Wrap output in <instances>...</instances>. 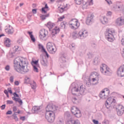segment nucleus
<instances>
[{
	"mask_svg": "<svg viewBox=\"0 0 124 124\" xmlns=\"http://www.w3.org/2000/svg\"><path fill=\"white\" fill-rule=\"evenodd\" d=\"M88 81H89L86 82V86L90 87V86H91V78H89Z\"/></svg>",
	"mask_w": 124,
	"mask_h": 124,
	"instance_id": "79ce46f5",
	"label": "nucleus"
},
{
	"mask_svg": "<svg viewBox=\"0 0 124 124\" xmlns=\"http://www.w3.org/2000/svg\"><path fill=\"white\" fill-rule=\"evenodd\" d=\"M121 44L124 46V36L122 37L121 40Z\"/></svg>",
	"mask_w": 124,
	"mask_h": 124,
	"instance_id": "e2e57ef3",
	"label": "nucleus"
},
{
	"mask_svg": "<svg viewBox=\"0 0 124 124\" xmlns=\"http://www.w3.org/2000/svg\"><path fill=\"white\" fill-rule=\"evenodd\" d=\"M48 8H49V7H48V5L47 4H46L45 5V7L42 8V13H44V14H46V13H47V11L45 10V9H48Z\"/></svg>",
	"mask_w": 124,
	"mask_h": 124,
	"instance_id": "cd10ccee",
	"label": "nucleus"
},
{
	"mask_svg": "<svg viewBox=\"0 0 124 124\" xmlns=\"http://www.w3.org/2000/svg\"><path fill=\"white\" fill-rule=\"evenodd\" d=\"M63 19H64V16H61L60 18H58V21L59 22H62Z\"/></svg>",
	"mask_w": 124,
	"mask_h": 124,
	"instance_id": "8fccbe9b",
	"label": "nucleus"
},
{
	"mask_svg": "<svg viewBox=\"0 0 124 124\" xmlns=\"http://www.w3.org/2000/svg\"><path fill=\"white\" fill-rule=\"evenodd\" d=\"M69 27L72 29V30H75V22L74 23L69 24Z\"/></svg>",
	"mask_w": 124,
	"mask_h": 124,
	"instance_id": "4c0bfd02",
	"label": "nucleus"
},
{
	"mask_svg": "<svg viewBox=\"0 0 124 124\" xmlns=\"http://www.w3.org/2000/svg\"><path fill=\"white\" fill-rule=\"evenodd\" d=\"M103 92H105L106 94H108V97L109 96L110 93V91L108 88H105L104 90H102Z\"/></svg>",
	"mask_w": 124,
	"mask_h": 124,
	"instance_id": "72a5a7b5",
	"label": "nucleus"
},
{
	"mask_svg": "<svg viewBox=\"0 0 124 124\" xmlns=\"http://www.w3.org/2000/svg\"><path fill=\"white\" fill-rule=\"evenodd\" d=\"M46 27L48 28L49 30H51V29L55 27V23H52L51 21H49L47 23Z\"/></svg>",
	"mask_w": 124,
	"mask_h": 124,
	"instance_id": "393cba45",
	"label": "nucleus"
},
{
	"mask_svg": "<svg viewBox=\"0 0 124 124\" xmlns=\"http://www.w3.org/2000/svg\"><path fill=\"white\" fill-rule=\"evenodd\" d=\"M89 59H91V58L93 57V54L91 53L90 52H89L87 54Z\"/></svg>",
	"mask_w": 124,
	"mask_h": 124,
	"instance_id": "49530a36",
	"label": "nucleus"
},
{
	"mask_svg": "<svg viewBox=\"0 0 124 124\" xmlns=\"http://www.w3.org/2000/svg\"><path fill=\"white\" fill-rule=\"evenodd\" d=\"M98 74L96 72H93L90 75V78H92L93 82H95V81H98Z\"/></svg>",
	"mask_w": 124,
	"mask_h": 124,
	"instance_id": "2eb2a0df",
	"label": "nucleus"
},
{
	"mask_svg": "<svg viewBox=\"0 0 124 124\" xmlns=\"http://www.w3.org/2000/svg\"><path fill=\"white\" fill-rule=\"evenodd\" d=\"M13 94L14 97H12L13 100H14V101H16V102H18L20 105H22L23 104V101L22 99H21V98H16L19 97V94H17V93L16 92H15Z\"/></svg>",
	"mask_w": 124,
	"mask_h": 124,
	"instance_id": "f8f14e48",
	"label": "nucleus"
},
{
	"mask_svg": "<svg viewBox=\"0 0 124 124\" xmlns=\"http://www.w3.org/2000/svg\"><path fill=\"white\" fill-rule=\"evenodd\" d=\"M71 88H72L71 93L72 94L75 95L76 94L75 93H78V92H79V96H80V95L82 96L83 94H84V93H85V90H86L84 85H78V84H75L74 83H73L71 85Z\"/></svg>",
	"mask_w": 124,
	"mask_h": 124,
	"instance_id": "f03ea898",
	"label": "nucleus"
},
{
	"mask_svg": "<svg viewBox=\"0 0 124 124\" xmlns=\"http://www.w3.org/2000/svg\"><path fill=\"white\" fill-rule=\"evenodd\" d=\"M60 28H58L57 27H55V28L52 30L51 32V35L52 37H53V38H55L56 37V35L58 34L59 32H60Z\"/></svg>",
	"mask_w": 124,
	"mask_h": 124,
	"instance_id": "f3484780",
	"label": "nucleus"
},
{
	"mask_svg": "<svg viewBox=\"0 0 124 124\" xmlns=\"http://www.w3.org/2000/svg\"><path fill=\"white\" fill-rule=\"evenodd\" d=\"M103 19V20L101 21V23H102L104 25H105V24H107V23H108V18H107L106 16H104Z\"/></svg>",
	"mask_w": 124,
	"mask_h": 124,
	"instance_id": "c756f323",
	"label": "nucleus"
},
{
	"mask_svg": "<svg viewBox=\"0 0 124 124\" xmlns=\"http://www.w3.org/2000/svg\"><path fill=\"white\" fill-rule=\"evenodd\" d=\"M4 45L6 47H10L11 45V40L6 38L4 41Z\"/></svg>",
	"mask_w": 124,
	"mask_h": 124,
	"instance_id": "4be33fe9",
	"label": "nucleus"
},
{
	"mask_svg": "<svg viewBox=\"0 0 124 124\" xmlns=\"http://www.w3.org/2000/svg\"><path fill=\"white\" fill-rule=\"evenodd\" d=\"M40 110V107H37V106H34L32 108V113L33 114H37L38 112H39V110Z\"/></svg>",
	"mask_w": 124,
	"mask_h": 124,
	"instance_id": "412c9836",
	"label": "nucleus"
},
{
	"mask_svg": "<svg viewBox=\"0 0 124 124\" xmlns=\"http://www.w3.org/2000/svg\"><path fill=\"white\" fill-rule=\"evenodd\" d=\"M46 48L47 51L50 53V54H55L57 50H55V46H54V43L48 42L46 44Z\"/></svg>",
	"mask_w": 124,
	"mask_h": 124,
	"instance_id": "1a4fd4ad",
	"label": "nucleus"
},
{
	"mask_svg": "<svg viewBox=\"0 0 124 124\" xmlns=\"http://www.w3.org/2000/svg\"><path fill=\"white\" fill-rule=\"evenodd\" d=\"M45 117L48 123L52 124V123H54L55 121V113L46 112Z\"/></svg>",
	"mask_w": 124,
	"mask_h": 124,
	"instance_id": "423d86ee",
	"label": "nucleus"
},
{
	"mask_svg": "<svg viewBox=\"0 0 124 124\" xmlns=\"http://www.w3.org/2000/svg\"><path fill=\"white\" fill-rule=\"evenodd\" d=\"M31 89H33V90H35L36 89V84L34 81H33L32 84H31Z\"/></svg>",
	"mask_w": 124,
	"mask_h": 124,
	"instance_id": "f704fd0d",
	"label": "nucleus"
},
{
	"mask_svg": "<svg viewBox=\"0 0 124 124\" xmlns=\"http://www.w3.org/2000/svg\"><path fill=\"white\" fill-rule=\"evenodd\" d=\"M99 97L100 98L105 99L108 98V94L105 93V92L102 91L99 93Z\"/></svg>",
	"mask_w": 124,
	"mask_h": 124,
	"instance_id": "6ab92c4d",
	"label": "nucleus"
},
{
	"mask_svg": "<svg viewBox=\"0 0 124 124\" xmlns=\"http://www.w3.org/2000/svg\"><path fill=\"white\" fill-rule=\"evenodd\" d=\"M40 18L42 19V20H45V19H46V16H45V15H42L40 16Z\"/></svg>",
	"mask_w": 124,
	"mask_h": 124,
	"instance_id": "3c124183",
	"label": "nucleus"
},
{
	"mask_svg": "<svg viewBox=\"0 0 124 124\" xmlns=\"http://www.w3.org/2000/svg\"><path fill=\"white\" fill-rule=\"evenodd\" d=\"M19 84H20V83H19L18 81L16 80V81H15V86H19Z\"/></svg>",
	"mask_w": 124,
	"mask_h": 124,
	"instance_id": "338daca9",
	"label": "nucleus"
},
{
	"mask_svg": "<svg viewBox=\"0 0 124 124\" xmlns=\"http://www.w3.org/2000/svg\"><path fill=\"white\" fill-rule=\"evenodd\" d=\"M72 101L73 102L74 104H77V102H78V99H77L76 97H73L72 99Z\"/></svg>",
	"mask_w": 124,
	"mask_h": 124,
	"instance_id": "e433bc0d",
	"label": "nucleus"
},
{
	"mask_svg": "<svg viewBox=\"0 0 124 124\" xmlns=\"http://www.w3.org/2000/svg\"><path fill=\"white\" fill-rule=\"evenodd\" d=\"M20 120H21V121H25L26 120V117L25 116L21 117Z\"/></svg>",
	"mask_w": 124,
	"mask_h": 124,
	"instance_id": "774afa93",
	"label": "nucleus"
},
{
	"mask_svg": "<svg viewBox=\"0 0 124 124\" xmlns=\"http://www.w3.org/2000/svg\"><path fill=\"white\" fill-rule=\"evenodd\" d=\"M13 117H14V120H15L16 122H18V117H17V114L14 113L13 115Z\"/></svg>",
	"mask_w": 124,
	"mask_h": 124,
	"instance_id": "a19ab883",
	"label": "nucleus"
},
{
	"mask_svg": "<svg viewBox=\"0 0 124 124\" xmlns=\"http://www.w3.org/2000/svg\"><path fill=\"white\" fill-rule=\"evenodd\" d=\"M115 24L117 25V26H119V27L124 26V19L122 17L117 18L115 21Z\"/></svg>",
	"mask_w": 124,
	"mask_h": 124,
	"instance_id": "4468645a",
	"label": "nucleus"
},
{
	"mask_svg": "<svg viewBox=\"0 0 124 124\" xmlns=\"http://www.w3.org/2000/svg\"><path fill=\"white\" fill-rule=\"evenodd\" d=\"M66 124H79V123L75 121V120H70L68 121Z\"/></svg>",
	"mask_w": 124,
	"mask_h": 124,
	"instance_id": "7c9ffc66",
	"label": "nucleus"
},
{
	"mask_svg": "<svg viewBox=\"0 0 124 124\" xmlns=\"http://www.w3.org/2000/svg\"><path fill=\"white\" fill-rule=\"evenodd\" d=\"M12 111L8 110L6 113V115H12Z\"/></svg>",
	"mask_w": 124,
	"mask_h": 124,
	"instance_id": "6e6d98bb",
	"label": "nucleus"
},
{
	"mask_svg": "<svg viewBox=\"0 0 124 124\" xmlns=\"http://www.w3.org/2000/svg\"><path fill=\"white\" fill-rule=\"evenodd\" d=\"M65 115L66 116V117H67L68 118H70V112L68 111L65 112Z\"/></svg>",
	"mask_w": 124,
	"mask_h": 124,
	"instance_id": "37998d69",
	"label": "nucleus"
},
{
	"mask_svg": "<svg viewBox=\"0 0 124 124\" xmlns=\"http://www.w3.org/2000/svg\"><path fill=\"white\" fill-rule=\"evenodd\" d=\"M38 67H39V66H35V65L33 66V71H34V72H38Z\"/></svg>",
	"mask_w": 124,
	"mask_h": 124,
	"instance_id": "58836bf2",
	"label": "nucleus"
},
{
	"mask_svg": "<svg viewBox=\"0 0 124 124\" xmlns=\"http://www.w3.org/2000/svg\"><path fill=\"white\" fill-rule=\"evenodd\" d=\"M14 64L15 70L19 73L25 74L30 71L25 59L22 57H16L14 61Z\"/></svg>",
	"mask_w": 124,
	"mask_h": 124,
	"instance_id": "f257e3e1",
	"label": "nucleus"
},
{
	"mask_svg": "<svg viewBox=\"0 0 124 124\" xmlns=\"http://www.w3.org/2000/svg\"><path fill=\"white\" fill-rule=\"evenodd\" d=\"M107 16H112V12L109 11L107 13Z\"/></svg>",
	"mask_w": 124,
	"mask_h": 124,
	"instance_id": "0e129e2a",
	"label": "nucleus"
},
{
	"mask_svg": "<svg viewBox=\"0 0 124 124\" xmlns=\"http://www.w3.org/2000/svg\"><path fill=\"white\" fill-rule=\"evenodd\" d=\"M117 114L118 116H123L124 113V107L122 105H119L117 108H116Z\"/></svg>",
	"mask_w": 124,
	"mask_h": 124,
	"instance_id": "9b49d317",
	"label": "nucleus"
},
{
	"mask_svg": "<svg viewBox=\"0 0 124 124\" xmlns=\"http://www.w3.org/2000/svg\"><path fill=\"white\" fill-rule=\"evenodd\" d=\"M28 34H29L31 41H32V42H34L35 41V38H34V36H33V35L32 34V32L28 31Z\"/></svg>",
	"mask_w": 124,
	"mask_h": 124,
	"instance_id": "bb28decb",
	"label": "nucleus"
},
{
	"mask_svg": "<svg viewBox=\"0 0 124 124\" xmlns=\"http://www.w3.org/2000/svg\"><path fill=\"white\" fill-rule=\"evenodd\" d=\"M5 106H6V105L5 104L4 105H2L0 107V108H1V110H4V109H5Z\"/></svg>",
	"mask_w": 124,
	"mask_h": 124,
	"instance_id": "69168bd1",
	"label": "nucleus"
},
{
	"mask_svg": "<svg viewBox=\"0 0 124 124\" xmlns=\"http://www.w3.org/2000/svg\"><path fill=\"white\" fill-rule=\"evenodd\" d=\"M10 81L11 83H13V82H14V76L10 77Z\"/></svg>",
	"mask_w": 124,
	"mask_h": 124,
	"instance_id": "a18cd8bd",
	"label": "nucleus"
},
{
	"mask_svg": "<svg viewBox=\"0 0 124 124\" xmlns=\"http://www.w3.org/2000/svg\"><path fill=\"white\" fill-rule=\"evenodd\" d=\"M100 71L103 75H106L107 76L112 75L111 70L105 64H103V67L100 68Z\"/></svg>",
	"mask_w": 124,
	"mask_h": 124,
	"instance_id": "39448f33",
	"label": "nucleus"
},
{
	"mask_svg": "<svg viewBox=\"0 0 124 124\" xmlns=\"http://www.w3.org/2000/svg\"><path fill=\"white\" fill-rule=\"evenodd\" d=\"M93 14L89 15L86 19V23L87 25H90L91 23L93 21Z\"/></svg>",
	"mask_w": 124,
	"mask_h": 124,
	"instance_id": "dca6fc26",
	"label": "nucleus"
},
{
	"mask_svg": "<svg viewBox=\"0 0 124 124\" xmlns=\"http://www.w3.org/2000/svg\"><path fill=\"white\" fill-rule=\"evenodd\" d=\"M44 47V46L42 45H41V44H39L38 45V48H39V49H42Z\"/></svg>",
	"mask_w": 124,
	"mask_h": 124,
	"instance_id": "13d9d810",
	"label": "nucleus"
},
{
	"mask_svg": "<svg viewBox=\"0 0 124 124\" xmlns=\"http://www.w3.org/2000/svg\"><path fill=\"white\" fill-rule=\"evenodd\" d=\"M37 11V10L36 9H33L32 10V12H33V14H36Z\"/></svg>",
	"mask_w": 124,
	"mask_h": 124,
	"instance_id": "052dcab7",
	"label": "nucleus"
},
{
	"mask_svg": "<svg viewBox=\"0 0 124 124\" xmlns=\"http://www.w3.org/2000/svg\"><path fill=\"white\" fill-rule=\"evenodd\" d=\"M8 93H10L11 94H12L13 92H12V90H11V88H8Z\"/></svg>",
	"mask_w": 124,
	"mask_h": 124,
	"instance_id": "603ef678",
	"label": "nucleus"
},
{
	"mask_svg": "<svg viewBox=\"0 0 124 124\" xmlns=\"http://www.w3.org/2000/svg\"><path fill=\"white\" fill-rule=\"evenodd\" d=\"M5 70H7V71H9V70L10 69V67L9 66V65H7L6 66V67H5Z\"/></svg>",
	"mask_w": 124,
	"mask_h": 124,
	"instance_id": "5fc2aeb1",
	"label": "nucleus"
},
{
	"mask_svg": "<svg viewBox=\"0 0 124 124\" xmlns=\"http://www.w3.org/2000/svg\"><path fill=\"white\" fill-rule=\"evenodd\" d=\"M71 21H74L75 27L76 28H75V30L78 29V27L80 26V23H79V22L78 21V20L76 19H73L71 20Z\"/></svg>",
	"mask_w": 124,
	"mask_h": 124,
	"instance_id": "b1692460",
	"label": "nucleus"
},
{
	"mask_svg": "<svg viewBox=\"0 0 124 124\" xmlns=\"http://www.w3.org/2000/svg\"><path fill=\"white\" fill-rule=\"evenodd\" d=\"M66 25V22H62L61 23V27L62 29H65V26Z\"/></svg>",
	"mask_w": 124,
	"mask_h": 124,
	"instance_id": "c9c22d12",
	"label": "nucleus"
},
{
	"mask_svg": "<svg viewBox=\"0 0 124 124\" xmlns=\"http://www.w3.org/2000/svg\"><path fill=\"white\" fill-rule=\"evenodd\" d=\"M71 111L73 115H74L76 118H81L82 116V114H81V111H80V110H79L77 107H72Z\"/></svg>",
	"mask_w": 124,
	"mask_h": 124,
	"instance_id": "6e6552de",
	"label": "nucleus"
},
{
	"mask_svg": "<svg viewBox=\"0 0 124 124\" xmlns=\"http://www.w3.org/2000/svg\"><path fill=\"white\" fill-rule=\"evenodd\" d=\"M113 33H115V30L110 29H107L105 32V36L109 42L114 41Z\"/></svg>",
	"mask_w": 124,
	"mask_h": 124,
	"instance_id": "7ed1b4c3",
	"label": "nucleus"
},
{
	"mask_svg": "<svg viewBox=\"0 0 124 124\" xmlns=\"http://www.w3.org/2000/svg\"><path fill=\"white\" fill-rule=\"evenodd\" d=\"M41 63L44 66H47V59H46V58H42L41 59Z\"/></svg>",
	"mask_w": 124,
	"mask_h": 124,
	"instance_id": "5701e85b",
	"label": "nucleus"
},
{
	"mask_svg": "<svg viewBox=\"0 0 124 124\" xmlns=\"http://www.w3.org/2000/svg\"><path fill=\"white\" fill-rule=\"evenodd\" d=\"M106 101L109 102V103L111 105V106H113L114 107H115V106H116V104H117L116 100L113 97L108 98Z\"/></svg>",
	"mask_w": 124,
	"mask_h": 124,
	"instance_id": "a211bd4d",
	"label": "nucleus"
},
{
	"mask_svg": "<svg viewBox=\"0 0 124 124\" xmlns=\"http://www.w3.org/2000/svg\"><path fill=\"white\" fill-rule=\"evenodd\" d=\"M6 102H7V105H11V104H13V101L12 100H7L6 101Z\"/></svg>",
	"mask_w": 124,
	"mask_h": 124,
	"instance_id": "c03bdc74",
	"label": "nucleus"
},
{
	"mask_svg": "<svg viewBox=\"0 0 124 124\" xmlns=\"http://www.w3.org/2000/svg\"><path fill=\"white\" fill-rule=\"evenodd\" d=\"M93 123L94 124H98V123H99V122H98V121L95 120H93Z\"/></svg>",
	"mask_w": 124,
	"mask_h": 124,
	"instance_id": "bf43d9fd",
	"label": "nucleus"
},
{
	"mask_svg": "<svg viewBox=\"0 0 124 124\" xmlns=\"http://www.w3.org/2000/svg\"><path fill=\"white\" fill-rule=\"evenodd\" d=\"M57 124H64L63 119L62 117H59L57 120Z\"/></svg>",
	"mask_w": 124,
	"mask_h": 124,
	"instance_id": "a878e982",
	"label": "nucleus"
},
{
	"mask_svg": "<svg viewBox=\"0 0 124 124\" xmlns=\"http://www.w3.org/2000/svg\"><path fill=\"white\" fill-rule=\"evenodd\" d=\"M25 84H30V78H28L27 79H25Z\"/></svg>",
	"mask_w": 124,
	"mask_h": 124,
	"instance_id": "09e8293b",
	"label": "nucleus"
},
{
	"mask_svg": "<svg viewBox=\"0 0 124 124\" xmlns=\"http://www.w3.org/2000/svg\"><path fill=\"white\" fill-rule=\"evenodd\" d=\"M88 35V32L87 31H79L78 34L76 32H74L72 35V37L73 39H76V38H79V39H84V38H86L87 36Z\"/></svg>",
	"mask_w": 124,
	"mask_h": 124,
	"instance_id": "20e7f679",
	"label": "nucleus"
},
{
	"mask_svg": "<svg viewBox=\"0 0 124 124\" xmlns=\"http://www.w3.org/2000/svg\"><path fill=\"white\" fill-rule=\"evenodd\" d=\"M13 112H16L17 111V107L15 106L13 108Z\"/></svg>",
	"mask_w": 124,
	"mask_h": 124,
	"instance_id": "680f3d73",
	"label": "nucleus"
},
{
	"mask_svg": "<svg viewBox=\"0 0 124 124\" xmlns=\"http://www.w3.org/2000/svg\"><path fill=\"white\" fill-rule=\"evenodd\" d=\"M39 33L40 38L44 40V38H45L46 36H48V31L45 29H42L40 31Z\"/></svg>",
	"mask_w": 124,
	"mask_h": 124,
	"instance_id": "9d476101",
	"label": "nucleus"
},
{
	"mask_svg": "<svg viewBox=\"0 0 124 124\" xmlns=\"http://www.w3.org/2000/svg\"><path fill=\"white\" fill-rule=\"evenodd\" d=\"M93 62L95 63V64H98L99 62H100V61L98 58L95 57L94 59Z\"/></svg>",
	"mask_w": 124,
	"mask_h": 124,
	"instance_id": "473e14b6",
	"label": "nucleus"
},
{
	"mask_svg": "<svg viewBox=\"0 0 124 124\" xmlns=\"http://www.w3.org/2000/svg\"><path fill=\"white\" fill-rule=\"evenodd\" d=\"M9 29H5V31L7 33V34H13L14 31L13 28L11 27H10V25H9Z\"/></svg>",
	"mask_w": 124,
	"mask_h": 124,
	"instance_id": "aec40b11",
	"label": "nucleus"
},
{
	"mask_svg": "<svg viewBox=\"0 0 124 124\" xmlns=\"http://www.w3.org/2000/svg\"><path fill=\"white\" fill-rule=\"evenodd\" d=\"M15 52H19V51H20V50H19V46H15Z\"/></svg>",
	"mask_w": 124,
	"mask_h": 124,
	"instance_id": "4d7b16f0",
	"label": "nucleus"
},
{
	"mask_svg": "<svg viewBox=\"0 0 124 124\" xmlns=\"http://www.w3.org/2000/svg\"><path fill=\"white\" fill-rule=\"evenodd\" d=\"M59 107L53 104H48L46 108V112H49V113H54V111H57Z\"/></svg>",
	"mask_w": 124,
	"mask_h": 124,
	"instance_id": "0eeeda50",
	"label": "nucleus"
},
{
	"mask_svg": "<svg viewBox=\"0 0 124 124\" xmlns=\"http://www.w3.org/2000/svg\"><path fill=\"white\" fill-rule=\"evenodd\" d=\"M65 57L64 56L62 55L60 58H59V62H60V66L62 68H63V67H65L66 66V60H65Z\"/></svg>",
	"mask_w": 124,
	"mask_h": 124,
	"instance_id": "ddd939ff",
	"label": "nucleus"
},
{
	"mask_svg": "<svg viewBox=\"0 0 124 124\" xmlns=\"http://www.w3.org/2000/svg\"><path fill=\"white\" fill-rule=\"evenodd\" d=\"M75 1L76 4H78V5H80V4L82 3V2L83 1H82V0H75Z\"/></svg>",
	"mask_w": 124,
	"mask_h": 124,
	"instance_id": "ea45409f",
	"label": "nucleus"
},
{
	"mask_svg": "<svg viewBox=\"0 0 124 124\" xmlns=\"http://www.w3.org/2000/svg\"><path fill=\"white\" fill-rule=\"evenodd\" d=\"M39 60L32 61L31 62V64L32 66L35 65V66H39V64H38Z\"/></svg>",
	"mask_w": 124,
	"mask_h": 124,
	"instance_id": "c85d7f7f",
	"label": "nucleus"
},
{
	"mask_svg": "<svg viewBox=\"0 0 124 124\" xmlns=\"http://www.w3.org/2000/svg\"><path fill=\"white\" fill-rule=\"evenodd\" d=\"M23 41V40L22 39H18L17 41V43L18 44H22V42Z\"/></svg>",
	"mask_w": 124,
	"mask_h": 124,
	"instance_id": "864d4df0",
	"label": "nucleus"
},
{
	"mask_svg": "<svg viewBox=\"0 0 124 124\" xmlns=\"http://www.w3.org/2000/svg\"><path fill=\"white\" fill-rule=\"evenodd\" d=\"M105 105L107 109H109V108L111 107V106H112V105H111L110 103L106 101Z\"/></svg>",
	"mask_w": 124,
	"mask_h": 124,
	"instance_id": "2f4dec72",
	"label": "nucleus"
},
{
	"mask_svg": "<svg viewBox=\"0 0 124 124\" xmlns=\"http://www.w3.org/2000/svg\"><path fill=\"white\" fill-rule=\"evenodd\" d=\"M31 16H32V15L31 13H29L27 15V18L29 19V20H31Z\"/></svg>",
	"mask_w": 124,
	"mask_h": 124,
	"instance_id": "de8ad7c7",
	"label": "nucleus"
}]
</instances>
